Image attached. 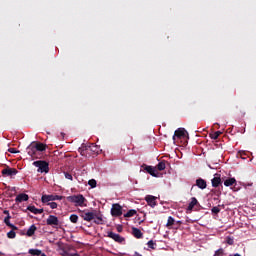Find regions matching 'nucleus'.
Segmentation results:
<instances>
[{"label":"nucleus","mask_w":256,"mask_h":256,"mask_svg":"<svg viewBox=\"0 0 256 256\" xmlns=\"http://www.w3.org/2000/svg\"><path fill=\"white\" fill-rule=\"evenodd\" d=\"M67 201L69 203H74L75 207H87V204H85L87 199H85V196L82 194L68 196Z\"/></svg>","instance_id":"nucleus-1"},{"label":"nucleus","mask_w":256,"mask_h":256,"mask_svg":"<svg viewBox=\"0 0 256 256\" xmlns=\"http://www.w3.org/2000/svg\"><path fill=\"white\" fill-rule=\"evenodd\" d=\"M34 167H37L38 173H49V162L38 160L33 162Z\"/></svg>","instance_id":"nucleus-2"},{"label":"nucleus","mask_w":256,"mask_h":256,"mask_svg":"<svg viewBox=\"0 0 256 256\" xmlns=\"http://www.w3.org/2000/svg\"><path fill=\"white\" fill-rule=\"evenodd\" d=\"M112 217H121L123 215V207L119 203H115L111 208Z\"/></svg>","instance_id":"nucleus-3"},{"label":"nucleus","mask_w":256,"mask_h":256,"mask_svg":"<svg viewBox=\"0 0 256 256\" xmlns=\"http://www.w3.org/2000/svg\"><path fill=\"white\" fill-rule=\"evenodd\" d=\"M82 156H87V151H92V153H99V147L95 144H91L90 146H85L83 149H79Z\"/></svg>","instance_id":"nucleus-4"},{"label":"nucleus","mask_w":256,"mask_h":256,"mask_svg":"<svg viewBox=\"0 0 256 256\" xmlns=\"http://www.w3.org/2000/svg\"><path fill=\"white\" fill-rule=\"evenodd\" d=\"M63 196L59 195H42L41 201L42 203H49V201H61Z\"/></svg>","instance_id":"nucleus-5"},{"label":"nucleus","mask_w":256,"mask_h":256,"mask_svg":"<svg viewBox=\"0 0 256 256\" xmlns=\"http://www.w3.org/2000/svg\"><path fill=\"white\" fill-rule=\"evenodd\" d=\"M17 173H19L17 169L11 168L9 166H7L1 171V174L3 175V177H13L14 175H17Z\"/></svg>","instance_id":"nucleus-6"},{"label":"nucleus","mask_w":256,"mask_h":256,"mask_svg":"<svg viewBox=\"0 0 256 256\" xmlns=\"http://www.w3.org/2000/svg\"><path fill=\"white\" fill-rule=\"evenodd\" d=\"M187 135V130H185V128H178L173 135V141H175V139H185Z\"/></svg>","instance_id":"nucleus-7"},{"label":"nucleus","mask_w":256,"mask_h":256,"mask_svg":"<svg viewBox=\"0 0 256 256\" xmlns=\"http://www.w3.org/2000/svg\"><path fill=\"white\" fill-rule=\"evenodd\" d=\"M46 224L50 225V227H57L59 226V218L55 215H49L46 219Z\"/></svg>","instance_id":"nucleus-8"},{"label":"nucleus","mask_w":256,"mask_h":256,"mask_svg":"<svg viewBox=\"0 0 256 256\" xmlns=\"http://www.w3.org/2000/svg\"><path fill=\"white\" fill-rule=\"evenodd\" d=\"M27 153L30 157L33 159H37V147L35 146L34 142H32L28 147H27Z\"/></svg>","instance_id":"nucleus-9"},{"label":"nucleus","mask_w":256,"mask_h":256,"mask_svg":"<svg viewBox=\"0 0 256 256\" xmlns=\"http://www.w3.org/2000/svg\"><path fill=\"white\" fill-rule=\"evenodd\" d=\"M80 217L84 220V221H88L91 222L95 219V212H85L82 211L80 214Z\"/></svg>","instance_id":"nucleus-10"},{"label":"nucleus","mask_w":256,"mask_h":256,"mask_svg":"<svg viewBox=\"0 0 256 256\" xmlns=\"http://www.w3.org/2000/svg\"><path fill=\"white\" fill-rule=\"evenodd\" d=\"M145 201L147 202V204L153 208L157 207V197L153 196V195H147L145 197Z\"/></svg>","instance_id":"nucleus-11"},{"label":"nucleus","mask_w":256,"mask_h":256,"mask_svg":"<svg viewBox=\"0 0 256 256\" xmlns=\"http://www.w3.org/2000/svg\"><path fill=\"white\" fill-rule=\"evenodd\" d=\"M107 236L110 239H113V241H116V243H123V241H125L124 237H121V235L116 234L115 232H108Z\"/></svg>","instance_id":"nucleus-12"},{"label":"nucleus","mask_w":256,"mask_h":256,"mask_svg":"<svg viewBox=\"0 0 256 256\" xmlns=\"http://www.w3.org/2000/svg\"><path fill=\"white\" fill-rule=\"evenodd\" d=\"M198 187L199 189H207V181L203 178L196 179V185H193L191 189Z\"/></svg>","instance_id":"nucleus-13"},{"label":"nucleus","mask_w":256,"mask_h":256,"mask_svg":"<svg viewBox=\"0 0 256 256\" xmlns=\"http://www.w3.org/2000/svg\"><path fill=\"white\" fill-rule=\"evenodd\" d=\"M27 211H30V213H33L34 215H41V213H43V208L39 209L35 206H28L27 209L25 210V213H27Z\"/></svg>","instance_id":"nucleus-14"},{"label":"nucleus","mask_w":256,"mask_h":256,"mask_svg":"<svg viewBox=\"0 0 256 256\" xmlns=\"http://www.w3.org/2000/svg\"><path fill=\"white\" fill-rule=\"evenodd\" d=\"M212 181V187H219L221 185V175L220 174H215L214 178L211 180Z\"/></svg>","instance_id":"nucleus-15"},{"label":"nucleus","mask_w":256,"mask_h":256,"mask_svg":"<svg viewBox=\"0 0 256 256\" xmlns=\"http://www.w3.org/2000/svg\"><path fill=\"white\" fill-rule=\"evenodd\" d=\"M15 201L16 203H23V201H29V195L25 193L18 194Z\"/></svg>","instance_id":"nucleus-16"},{"label":"nucleus","mask_w":256,"mask_h":256,"mask_svg":"<svg viewBox=\"0 0 256 256\" xmlns=\"http://www.w3.org/2000/svg\"><path fill=\"white\" fill-rule=\"evenodd\" d=\"M195 205H199V201H197V198L192 197L191 202L188 205L187 212L191 213V211H193V208L195 207Z\"/></svg>","instance_id":"nucleus-17"},{"label":"nucleus","mask_w":256,"mask_h":256,"mask_svg":"<svg viewBox=\"0 0 256 256\" xmlns=\"http://www.w3.org/2000/svg\"><path fill=\"white\" fill-rule=\"evenodd\" d=\"M11 215H8L4 218V223L7 225V227H10V229H13V231H17V226L11 224Z\"/></svg>","instance_id":"nucleus-18"},{"label":"nucleus","mask_w":256,"mask_h":256,"mask_svg":"<svg viewBox=\"0 0 256 256\" xmlns=\"http://www.w3.org/2000/svg\"><path fill=\"white\" fill-rule=\"evenodd\" d=\"M132 235L136 238V239H143V232H141V230L139 228H132Z\"/></svg>","instance_id":"nucleus-19"},{"label":"nucleus","mask_w":256,"mask_h":256,"mask_svg":"<svg viewBox=\"0 0 256 256\" xmlns=\"http://www.w3.org/2000/svg\"><path fill=\"white\" fill-rule=\"evenodd\" d=\"M146 173H149L152 177H157V170L153 166H145Z\"/></svg>","instance_id":"nucleus-20"},{"label":"nucleus","mask_w":256,"mask_h":256,"mask_svg":"<svg viewBox=\"0 0 256 256\" xmlns=\"http://www.w3.org/2000/svg\"><path fill=\"white\" fill-rule=\"evenodd\" d=\"M35 231H37V226L32 224L26 232L27 237H33L35 235Z\"/></svg>","instance_id":"nucleus-21"},{"label":"nucleus","mask_w":256,"mask_h":256,"mask_svg":"<svg viewBox=\"0 0 256 256\" xmlns=\"http://www.w3.org/2000/svg\"><path fill=\"white\" fill-rule=\"evenodd\" d=\"M34 146H36V150L39 151H45L47 149V145L41 143V142H33Z\"/></svg>","instance_id":"nucleus-22"},{"label":"nucleus","mask_w":256,"mask_h":256,"mask_svg":"<svg viewBox=\"0 0 256 256\" xmlns=\"http://www.w3.org/2000/svg\"><path fill=\"white\" fill-rule=\"evenodd\" d=\"M235 183H237L235 178H228L224 181L225 187H232V185H235Z\"/></svg>","instance_id":"nucleus-23"},{"label":"nucleus","mask_w":256,"mask_h":256,"mask_svg":"<svg viewBox=\"0 0 256 256\" xmlns=\"http://www.w3.org/2000/svg\"><path fill=\"white\" fill-rule=\"evenodd\" d=\"M28 253L33 256H41L43 255V252L39 249H29Z\"/></svg>","instance_id":"nucleus-24"},{"label":"nucleus","mask_w":256,"mask_h":256,"mask_svg":"<svg viewBox=\"0 0 256 256\" xmlns=\"http://www.w3.org/2000/svg\"><path fill=\"white\" fill-rule=\"evenodd\" d=\"M173 225H175V218L172 216L168 217L167 223H166V227L168 229H171V227H173Z\"/></svg>","instance_id":"nucleus-25"},{"label":"nucleus","mask_w":256,"mask_h":256,"mask_svg":"<svg viewBox=\"0 0 256 256\" xmlns=\"http://www.w3.org/2000/svg\"><path fill=\"white\" fill-rule=\"evenodd\" d=\"M93 221L96 225H103L104 223L103 217L97 216V214H95V218L93 219Z\"/></svg>","instance_id":"nucleus-26"},{"label":"nucleus","mask_w":256,"mask_h":256,"mask_svg":"<svg viewBox=\"0 0 256 256\" xmlns=\"http://www.w3.org/2000/svg\"><path fill=\"white\" fill-rule=\"evenodd\" d=\"M136 213H137V210L131 209L126 214H124V217H126V218L135 217Z\"/></svg>","instance_id":"nucleus-27"},{"label":"nucleus","mask_w":256,"mask_h":256,"mask_svg":"<svg viewBox=\"0 0 256 256\" xmlns=\"http://www.w3.org/2000/svg\"><path fill=\"white\" fill-rule=\"evenodd\" d=\"M156 167H157L158 171H165V167H166L165 161L159 162Z\"/></svg>","instance_id":"nucleus-28"},{"label":"nucleus","mask_w":256,"mask_h":256,"mask_svg":"<svg viewBox=\"0 0 256 256\" xmlns=\"http://www.w3.org/2000/svg\"><path fill=\"white\" fill-rule=\"evenodd\" d=\"M220 135H221V131H216V132L210 134V138L214 139V140H217V139H219Z\"/></svg>","instance_id":"nucleus-29"},{"label":"nucleus","mask_w":256,"mask_h":256,"mask_svg":"<svg viewBox=\"0 0 256 256\" xmlns=\"http://www.w3.org/2000/svg\"><path fill=\"white\" fill-rule=\"evenodd\" d=\"M88 185L91 186V189H95V187H97V180L95 179L89 180Z\"/></svg>","instance_id":"nucleus-30"},{"label":"nucleus","mask_w":256,"mask_h":256,"mask_svg":"<svg viewBox=\"0 0 256 256\" xmlns=\"http://www.w3.org/2000/svg\"><path fill=\"white\" fill-rule=\"evenodd\" d=\"M70 221L71 223H77L79 221V216H77L76 214H72L70 215Z\"/></svg>","instance_id":"nucleus-31"},{"label":"nucleus","mask_w":256,"mask_h":256,"mask_svg":"<svg viewBox=\"0 0 256 256\" xmlns=\"http://www.w3.org/2000/svg\"><path fill=\"white\" fill-rule=\"evenodd\" d=\"M7 237H8V239H15V237H16L15 230L12 229L11 231H9L7 233Z\"/></svg>","instance_id":"nucleus-32"},{"label":"nucleus","mask_w":256,"mask_h":256,"mask_svg":"<svg viewBox=\"0 0 256 256\" xmlns=\"http://www.w3.org/2000/svg\"><path fill=\"white\" fill-rule=\"evenodd\" d=\"M211 212L214 213V215H217L218 213H221V209L219 208V206H214L211 209Z\"/></svg>","instance_id":"nucleus-33"},{"label":"nucleus","mask_w":256,"mask_h":256,"mask_svg":"<svg viewBox=\"0 0 256 256\" xmlns=\"http://www.w3.org/2000/svg\"><path fill=\"white\" fill-rule=\"evenodd\" d=\"M65 179H68L69 181H73V175L69 172H64Z\"/></svg>","instance_id":"nucleus-34"},{"label":"nucleus","mask_w":256,"mask_h":256,"mask_svg":"<svg viewBox=\"0 0 256 256\" xmlns=\"http://www.w3.org/2000/svg\"><path fill=\"white\" fill-rule=\"evenodd\" d=\"M223 253H225V251L223 250V248H220L215 251L214 256H223Z\"/></svg>","instance_id":"nucleus-35"},{"label":"nucleus","mask_w":256,"mask_h":256,"mask_svg":"<svg viewBox=\"0 0 256 256\" xmlns=\"http://www.w3.org/2000/svg\"><path fill=\"white\" fill-rule=\"evenodd\" d=\"M149 249H155V245H157L156 243L153 242V240L148 241L147 243Z\"/></svg>","instance_id":"nucleus-36"},{"label":"nucleus","mask_w":256,"mask_h":256,"mask_svg":"<svg viewBox=\"0 0 256 256\" xmlns=\"http://www.w3.org/2000/svg\"><path fill=\"white\" fill-rule=\"evenodd\" d=\"M226 243L228 245H233V243H235V240L233 238H231V237H227L226 238Z\"/></svg>","instance_id":"nucleus-37"},{"label":"nucleus","mask_w":256,"mask_h":256,"mask_svg":"<svg viewBox=\"0 0 256 256\" xmlns=\"http://www.w3.org/2000/svg\"><path fill=\"white\" fill-rule=\"evenodd\" d=\"M48 205H49V207H51L52 209H57V203H56V202H49Z\"/></svg>","instance_id":"nucleus-38"},{"label":"nucleus","mask_w":256,"mask_h":256,"mask_svg":"<svg viewBox=\"0 0 256 256\" xmlns=\"http://www.w3.org/2000/svg\"><path fill=\"white\" fill-rule=\"evenodd\" d=\"M8 152H9V153H14V154H15V153H19V151H17V149H15V148H9V149H8Z\"/></svg>","instance_id":"nucleus-39"},{"label":"nucleus","mask_w":256,"mask_h":256,"mask_svg":"<svg viewBox=\"0 0 256 256\" xmlns=\"http://www.w3.org/2000/svg\"><path fill=\"white\" fill-rule=\"evenodd\" d=\"M116 229H117L118 233L123 232V226L122 225H118Z\"/></svg>","instance_id":"nucleus-40"},{"label":"nucleus","mask_w":256,"mask_h":256,"mask_svg":"<svg viewBox=\"0 0 256 256\" xmlns=\"http://www.w3.org/2000/svg\"><path fill=\"white\" fill-rule=\"evenodd\" d=\"M3 213H4V215H7V217H9V215H10L9 210H4Z\"/></svg>","instance_id":"nucleus-41"},{"label":"nucleus","mask_w":256,"mask_h":256,"mask_svg":"<svg viewBox=\"0 0 256 256\" xmlns=\"http://www.w3.org/2000/svg\"><path fill=\"white\" fill-rule=\"evenodd\" d=\"M134 256H143V255L139 254V252H135Z\"/></svg>","instance_id":"nucleus-42"},{"label":"nucleus","mask_w":256,"mask_h":256,"mask_svg":"<svg viewBox=\"0 0 256 256\" xmlns=\"http://www.w3.org/2000/svg\"><path fill=\"white\" fill-rule=\"evenodd\" d=\"M41 256H47V254H46V253H43V254H41Z\"/></svg>","instance_id":"nucleus-43"},{"label":"nucleus","mask_w":256,"mask_h":256,"mask_svg":"<svg viewBox=\"0 0 256 256\" xmlns=\"http://www.w3.org/2000/svg\"><path fill=\"white\" fill-rule=\"evenodd\" d=\"M1 255H3V253H2V252H0V256H1Z\"/></svg>","instance_id":"nucleus-44"},{"label":"nucleus","mask_w":256,"mask_h":256,"mask_svg":"<svg viewBox=\"0 0 256 256\" xmlns=\"http://www.w3.org/2000/svg\"><path fill=\"white\" fill-rule=\"evenodd\" d=\"M64 256H69V255L65 254Z\"/></svg>","instance_id":"nucleus-45"}]
</instances>
